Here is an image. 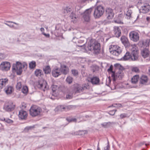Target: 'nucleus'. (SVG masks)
I'll return each instance as SVG.
<instances>
[{
	"label": "nucleus",
	"instance_id": "nucleus-1",
	"mask_svg": "<svg viewBox=\"0 0 150 150\" xmlns=\"http://www.w3.org/2000/svg\"><path fill=\"white\" fill-rule=\"evenodd\" d=\"M87 48L89 50L93 52L95 54H97L100 53V44L95 39H91L88 42Z\"/></svg>",
	"mask_w": 150,
	"mask_h": 150
},
{
	"label": "nucleus",
	"instance_id": "nucleus-2",
	"mask_svg": "<svg viewBox=\"0 0 150 150\" xmlns=\"http://www.w3.org/2000/svg\"><path fill=\"white\" fill-rule=\"evenodd\" d=\"M115 69L118 70V71L115 73H113L112 74V76L113 78V80L115 81L116 79H121L124 76V74L123 72L124 69L119 64H116L114 65Z\"/></svg>",
	"mask_w": 150,
	"mask_h": 150
},
{
	"label": "nucleus",
	"instance_id": "nucleus-3",
	"mask_svg": "<svg viewBox=\"0 0 150 150\" xmlns=\"http://www.w3.org/2000/svg\"><path fill=\"white\" fill-rule=\"evenodd\" d=\"M42 112L41 108L35 105L31 106L29 110L30 114L32 117H35L39 115Z\"/></svg>",
	"mask_w": 150,
	"mask_h": 150
},
{
	"label": "nucleus",
	"instance_id": "nucleus-4",
	"mask_svg": "<svg viewBox=\"0 0 150 150\" xmlns=\"http://www.w3.org/2000/svg\"><path fill=\"white\" fill-rule=\"evenodd\" d=\"M27 65L25 64H22L19 62H17L16 64H13L12 69L16 72L18 75H20L22 71V68H27Z\"/></svg>",
	"mask_w": 150,
	"mask_h": 150
},
{
	"label": "nucleus",
	"instance_id": "nucleus-5",
	"mask_svg": "<svg viewBox=\"0 0 150 150\" xmlns=\"http://www.w3.org/2000/svg\"><path fill=\"white\" fill-rule=\"evenodd\" d=\"M104 9L103 7L101 6H97L95 9L93 15L95 18L100 17L104 13Z\"/></svg>",
	"mask_w": 150,
	"mask_h": 150
},
{
	"label": "nucleus",
	"instance_id": "nucleus-6",
	"mask_svg": "<svg viewBox=\"0 0 150 150\" xmlns=\"http://www.w3.org/2000/svg\"><path fill=\"white\" fill-rule=\"evenodd\" d=\"M109 50L111 53L116 56L118 55L122 52L120 48L116 45H112Z\"/></svg>",
	"mask_w": 150,
	"mask_h": 150
},
{
	"label": "nucleus",
	"instance_id": "nucleus-7",
	"mask_svg": "<svg viewBox=\"0 0 150 150\" xmlns=\"http://www.w3.org/2000/svg\"><path fill=\"white\" fill-rule=\"evenodd\" d=\"M92 11V8L86 9L83 13V17L86 21H88L90 19L91 13Z\"/></svg>",
	"mask_w": 150,
	"mask_h": 150
},
{
	"label": "nucleus",
	"instance_id": "nucleus-8",
	"mask_svg": "<svg viewBox=\"0 0 150 150\" xmlns=\"http://www.w3.org/2000/svg\"><path fill=\"white\" fill-rule=\"evenodd\" d=\"M129 38L131 40L134 42L139 41V34L135 31L131 32L129 34Z\"/></svg>",
	"mask_w": 150,
	"mask_h": 150
},
{
	"label": "nucleus",
	"instance_id": "nucleus-9",
	"mask_svg": "<svg viewBox=\"0 0 150 150\" xmlns=\"http://www.w3.org/2000/svg\"><path fill=\"white\" fill-rule=\"evenodd\" d=\"M87 85L86 84H83L82 86L76 84L74 86V89L75 93H79L87 89Z\"/></svg>",
	"mask_w": 150,
	"mask_h": 150
},
{
	"label": "nucleus",
	"instance_id": "nucleus-10",
	"mask_svg": "<svg viewBox=\"0 0 150 150\" xmlns=\"http://www.w3.org/2000/svg\"><path fill=\"white\" fill-rule=\"evenodd\" d=\"M150 10V5L148 3H144L141 6L139 10L140 12L143 13H146Z\"/></svg>",
	"mask_w": 150,
	"mask_h": 150
},
{
	"label": "nucleus",
	"instance_id": "nucleus-11",
	"mask_svg": "<svg viewBox=\"0 0 150 150\" xmlns=\"http://www.w3.org/2000/svg\"><path fill=\"white\" fill-rule=\"evenodd\" d=\"M10 67V63L8 62H3L0 64V69L3 71H8Z\"/></svg>",
	"mask_w": 150,
	"mask_h": 150
},
{
	"label": "nucleus",
	"instance_id": "nucleus-12",
	"mask_svg": "<svg viewBox=\"0 0 150 150\" xmlns=\"http://www.w3.org/2000/svg\"><path fill=\"white\" fill-rule=\"evenodd\" d=\"M105 14L108 19H112L114 15L113 10L110 8H107L105 10Z\"/></svg>",
	"mask_w": 150,
	"mask_h": 150
},
{
	"label": "nucleus",
	"instance_id": "nucleus-13",
	"mask_svg": "<svg viewBox=\"0 0 150 150\" xmlns=\"http://www.w3.org/2000/svg\"><path fill=\"white\" fill-rule=\"evenodd\" d=\"M139 51L137 50H132L131 54V59L132 61H137L138 58Z\"/></svg>",
	"mask_w": 150,
	"mask_h": 150
},
{
	"label": "nucleus",
	"instance_id": "nucleus-14",
	"mask_svg": "<svg viewBox=\"0 0 150 150\" xmlns=\"http://www.w3.org/2000/svg\"><path fill=\"white\" fill-rule=\"evenodd\" d=\"M61 74L60 69L57 67L54 68L52 71V75L54 77H57Z\"/></svg>",
	"mask_w": 150,
	"mask_h": 150
},
{
	"label": "nucleus",
	"instance_id": "nucleus-15",
	"mask_svg": "<svg viewBox=\"0 0 150 150\" xmlns=\"http://www.w3.org/2000/svg\"><path fill=\"white\" fill-rule=\"evenodd\" d=\"M15 105L12 104L6 103L4 105L3 108L6 111L10 112L14 110Z\"/></svg>",
	"mask_w": 150,
	"mask_h": 150
},
{
	"label": "nucleus",
	"instance_id": "nucleus-16",
	"mask_svg": "<svg viewBox=\"0 0 150 150\" xmlns=\"http://www.w3.org/2000/svg\"><path fill=\"white\" fill-rule=\"evenodd\" d=\"M113 33L115 37L117 38H118L120 37L121 35L120 28L118 26L114 27L113 29Z\"/></svg>",
	"mask_w": 150,
	"mask_h": 150
},
{
	"label": "nucleus",
	"instance_id": "nucleus-17",
	"mask_svg": "<svg viewBox=\"0 0 150 150\" xmlns=\"http://www.w3.org/2000/svg\"><path fill=\"white\" fill-rule=\"evenodd\" d=\"M27 112L23 110H21L19 112V117L21 120H26L27 117Z\"/></svg>",
	"mask_w": 150,
	"mask_h": 150
},
{
	"label": "nucleus",
	"instance_id": "nucleus-18",
	"mask_svg": "<svg viewBox=\"0 0 150 150\" xmlns=\"http://www.w3.org/2000/svg\"><path fill=\"white\" fill-rule=\"evenodd\" d=\"M121 40L122 43L124 45L125 47H128L130 46V43L127 38L125 36H123L121 38Z\"/></svg>",
	"mask_w": 150,
	"mask_h": 150
},
{
	"label": "nucleus",
	"instance_id": "nucleus-19",
	"mask_svg": "<svg viewBox=\"0 0 150 150\" xmlns=\"http://www.w3.org/2000/svg\"><path fill=\"white\" fill-rule=\"evenodd\" d=\"M149 40L140 41L138 43L140 47H143L149 46Z\"/></svg>",
	"mask_w": 150,
	"mask_h": 150
},
{
	"label": "nucleus",
	"instance_id": "nucleus-20",
	"mask_svg": "<svg viewBox=\"0 0 150 150\" xmlns=\"http://www.w3.org/2000/svg\"><path fill=\"white\" fill-rule=\"evenodd\" d=\"M84 5L81 4L80 3L77 4L75 6V11L77 13V15H82V13L79 11L80 10L81 8Z\"/></svg>",
	"mask_w": 150,
	"mask_h": 150
},
{
	"label": "nucleus",
	"instance_id": "nucleus-21",
	"mask_svg": "<svg viewBox=\"0 0 150 150\" xmlns=\"http://www.w3.org/2000/svg\"><path fill=\"white\" fill-rule=\"evenodd\" d=\"M100 79L98 77L94 76L91 79V82L93 84L98 85L100 82Z\"/></svg>",
	"mask_w": 150,
	"mask_h": 150
},
{
	"label": "nucleus",
	"instance_id": "nucleus-22",
	"mask_svg": "<svg viewBox=\"0 0 150 150\" xmlns=\"http://www.w3.org/2000/svg\"><path fill=\"white\" fill-rule=\"evenodd\" d=\"M148 79V78L147 76L143 75L140 78L139 83L142 84H145L147 82Z\"/></svg>",
	"mask_w": 150,
	"mask_h": 150
},
{
	"label": "nucleus",
	"instance_id": "nucleus-23",
	"mask_svg": "<svg viewBox=\"0 0 150 150\" xmlns=\"http://www.w3.org/2000/svg\"><path fill=\"white\" fill-rule=\"evenodd\" d=\"M8 80L7 78L0 79V89H2L8 83Z\"/></svg>",
	"mask_w": 150,
	"mask_h": 150
},
{
	"label": "nucleus",
	"instance_id": "nucleus-24",
	"mask_svg": "<svg viewBox=\"0 0 150 150\" xmlns=\"http://www.w3.org/2000/svg\"><path fill=\"white\" fill-rule=\"evenodd\" d=\"M61 72V74L63 73L64 74H66L67 72V68L66 65L61 64L60 67L59 68Z\"/></svg>",
	"mask_w": 150,
	"mask_h": 150
},
{
	"label": "nucleus",
	"instance_id": "nucleus-25",
	"mask_svg": "<svg viewBox=\"0 0 150 150\" xmlns=\"http://www.w3.org/2000/svg\"><path fill=\"white\" fill-rule=\"evenodd\" d=\"M141 54L143 57L145 58L149 56V51L148 49L144 48L142 51Z\"/></svg>",
	"mask_w": 150,
	"mask_h": 150
},
{
	"label": "nucleus",
	"instance_id": "nucleus-26",
	"mask_svg": "<svg viewBox=\"0 0 150 150\" xmlns=\"http://www.w3.org/2000/svg\"><path fill=\"white\" fill-rule=\"evenodd\" d=\"M56 112H62L64 111V105H59L54 109Z\"/></svg>",
	"mask_w": 150,
	"mask_h": 150
},
{
	"label": "nucleus",
	"instance_id": "nucleus-27",
	"mask_svg": "<svg viewBox=\"0 0 150 150\" xmlns=\"http://www.w3.org/2000/svg\"><path fill=\"white\" fill-rule=\"evenodd\" d=\"M131 54L129 52H127L125 53L124 57L121 58V59L124 61L127 60L131 59Z\"/></svg>",
	"mask_w": 150,
	"mask_h": 150
},
{
	"label": "nucleus",
	"instance_id": "nucleus-28",
	"mask_svg": "<svg viewBox=\"0 0 150 150\" xmlns=\"http://www.w3.org/2000/svg\"><path fill=\"white\" fill-rule=\"evenodd\" d=\"M51 88L53 92L52 95L54 96H56V91L58 88V86L56 85H52L51 86Z\"/></svg>",
	"mask_w": 150,
	"mask_h": 150
},
{
	"label": "nucleus",
	"instance_id": "nucleus-29",
	"mask_svg": "<svg viewBox=\"0 0 150 150\" xmlns=\"http://www.w3.org/2000/svg\"><path fill=\"white\" fill-rule=\"evenodd\" d=\"M64 111H68L71 110L75 108V106L73 105H64Z\"/></svg>",
	"mask_w": 150,
	"mask_h": 150
},
{
	"label": "nucleus",
	"instance_id": "nucleus-30",
	"mask_svg": "<svg viewBox=\"0 0 150 150\" xmlns=\"http://www.w3.org/2000/svg\"><path fill=\"white\" fill-rule=\"evenodd\" d=\"M43 71L46 74H50L51 71V68L49 66H47L43 68Z\"/></svg>",
	"mask_w": 150,
	"mask_h": 150
},
{
	"label": "nucleus",
	"instance_id": "nucleus-31",
	"mask_svg": "<svg viewBox=\"0 0 150 150\" xmlns=\"http://www.w3.org/2000/svg\"><path fill=\"white\" fill-rule=\"evenodd\" d=\"M35 74L37 77L41 76L43 74L42 71L40 69H37L35 71Z\"/></svg>",
	"mask_w": 150,
	"mask_h": 150
},
{
	"label": "nucleus",
	"instance_id": "nucleus-32",
	"mask_svg": "<svg viewBox=\"0 0 150 150\" xmlns=\"http://www.w3.org/2000/svg\"><path fill=\"white\" fill-rule=\"evenodd\" d=\"M139 79V76L138 75H135L132 77L131 79V82L133 84L136 83L138 80V79Z\"/></svg>",
	"mask_w": 150,
	"mask_h": 150
},
{
	"label": "nucleus",
	"instance_id": "nucleus-33",
	"mask_svg": "<svg viewBox=\"0 0 150 150\" xmlns=\"http://www.w3.org/2000/svg\"><path fill=\"white\" fill-rule=\"evenodd\" d=\"M35 128V125L32 126H27L23 130V132L25 133L28 132L29 130H30Z\"/></svg>",
	"mask_w": 150,
	"mask_h": 150
},
{
	"label": "nucleus",
	"instance_id": "nucleus-34",
	"mask_svg": "<svg viewBox=\"0 0 150 150\" xmlns=\"http://www.w3.org/2000/svg\"><path fill=\"white\" fill-rule=\"evenodd\" d=\"M132 11L131 10L128 9L126 14V17L127 19H130L132 17Z\"/></svg>",
	"mask_w": 150,
	"mask_h": 150
},
{
	"label": "nucleus",
	"instance_id": "nucleus-35",
	"mask_svg": "<svg viewBox=\"0 0 150 150\" xmlns=\"http://www.w3.org/2000/svg\"><path fill=\"white\" fill-rule=\"evenodd\" d=\"M6 93L7 94H10L12 92L13 88L11 86H8L4 89Z\"/></svg>",
	"mask_w": 150,
	"mask_h": 150
},
{
	"label": "nucleus",
	"instance_id": "nucleus-36",
	"mask_svg": "<svg viewBox=\"0 0 150 150\" xmlns=\"http://www.w3.org/2000/svg\"><path fill=\"white\" fill-rule=\"evenodd\" d=\"M79 15H77V13L74 12L72 11L70 14L69 17L71 19H76L78 17V16Z\"/></svg>",
	"mask_w": 150,
	"mask_h": 150
},
{
	"label": "nucleus",
	"instance_id": "nucleus-37",
	"mask_svg": "<svg viewBox=\"0 0 150 150\" xmlns=\"http://www.w3.org/2000/svg\"><path fill=\"white\" fill-rule=\"evenodd\" d=\"M36 66V63L35 61H33L30 62L29 64V67L30 69H33L35 68Z\"/></svg>",
	"mask_w": 150,
	"mask_h": 150
},
{
	"label": "nucleus",
	"instance_id": "nucleus-38",
	"mask_svg": "<svg viewBox=\"0 0 150 150\" xmlns=\"http://www.w3.org/2000/svg\"><path fill=\"white\" fill-rule=\"evenodd\" d=\"M99 67L96 65H93L91 67V70L93 72H94L98 71L99 69Z\"/></svg>",
	"mask_w": 150,
	"mask_h": 150
},
{
	"label": "nucleus",
	"instance_id": "nucleus-39",
	"mask_svg": "<svg viewBox=\"0 0 150 150\" xmlns=\"http://www.w3.org/2000/svg\"><path fill=\"white\" fill-rule=\"evenodd\" d=\"M45 84H43L41 81L38 82V87L39 88L42 89L43 88H45Z\"/></svg>",
	"mask_w": 150,
	"mask_h": 150
},
{
	"label": "nucleus",
	"instance_id": "nucleus-40",
	"mask_svg": "<svg viewBox=\"0 0 150 150\" xmlns=\"http://www.w3.org/2000/svg\"><path fill=\"white\" fill-rule=\"evenodd\" d=\"M71 11V8L69 7H66L64 9V12L65 13H68Z\"/></svg>",
	"mask_w": 150,
	"mask_h": 150
},
{
	"label": "nucleus",
	"instance_id": "nucleus-41",
	"mask_svg": "<svg viewBox=\"0 0 150 150\" xmlns=\"http://www.w3.org/2000/svg\"><path fill=\"white\" fill-rule=\"evenodd\" d=\"M22 92L24 93H27L28 92V88L27 86H23L21 90Z\"/></svg>",
	"mask_w": 150,
	"mask_h": 150
},
{
	"label": "nucleus",
	"instance_id": "nucleus-42",
	"mask_svg": "<svg viewBox=\"0 0 150 150\" xmlns=\"http://www.w3.org/2000/svg\"><path fill=\"white\" fill-rule=\"evenodd\" d=\"M73 78L70 76L67 77L66 79L67 82L69 84L71 83L73 81Z\"/></svg>",
	"mask_w": 150,
	"mask_h": 150
},
{
	"label": "nucleus",
	"instance_id": "nucleus-43",
	"mask_svg": "<svg viewBox=\"0 0 150 150\" xmlns=\"http://www.w3.org/2000/svg\"><path fill=\"white\" fill-rule=\"evenodd\" d=\"M111 124V122H104L101 124V125L103 127L105 128L107 127L108 126H109Z\"/></svg>",
	"mask_w": 150,
	"mask_h": 150
},
{
	"label": "nucleus",
	"instance_id": "nucleus-44",
	"mask_svg": "<svg viewBox=\"0 0 150 150\" xmlns=\"http://www.w3.org/2000/svg\"><path fill=\"white\" fill-rule=\"evenodd\" d=\"M87 131L86 130H80L79 131L78 134L79 135H83L87 134Z\"/></svg>",
	"mask_w": 150,
	"mask_h": 150
},
{
	"label": "nucleus",
	"instance_id": "nucleus-45",
	"mask_svg": "<svg viewBox=\"0 0 150 150\" xmlns=\"http://www.w3.org/2000/svg\"><path fill=\"white\" fill-rule=\"evenodd\" d=\"M72 74L75 76H77L78 74V72L77 70L75 69H73L71 70Z\"/></svg>",
	"mask_w": 150,
	"mask_h": 150
},
{
	"label": "nucleus",
	"instance_id": "nucleus-46",
	"mask_svg": "<svg viewBox=\"0 0 150 150\" xmlns=\"http://www.w3.org/2000/svg\"><path fill=\"white\" fill-rule=\"evenodd\" d=\"M67 120L69 122H76V119L75 118H66Z\"/></svg>",
	"mask_w": 150,
	"mask_h": 150
},
{
	"label": "nucleus",
	"instance_id": "nucleus-47",
	"mask_svg": "<svg viewBox=\"0 0 150 150\" xmlns=\"http://www.w3.org/2000/svg\"><path fill=\"white\" fill-rule=\"evenodd\" d=\"M16 87L17 89L20 90L22 87L21 82H18L17 83Z\"/></svg>",
	"mask_w": 150,
	"mask_h": 150
},
{
	"label": "nucleus",
	"instance_id": "nucleus-48",
	"mask_svg": "<svg viewBox=\"0 0 150 150\" xmlns=\"http://www.w3.org/2000/svg\"><path fill=\"white\" fill-rule=\"evenodd\" d=\"M132 71L136 73H138L139 72V69L137 67H133L132 69Z\"/></svg>",
	"mask_w": 150,
	"mask_h": 150
},
{
	"label": "nucleus",
	"instance_id": "nucleus-49",
	"mask_svg": "<svg viewBox=\"0 0 150 150\" xmlns=\"http://www.w3.org/2000/svg\"><path fill=\"white\" fill-rule=\"evenodd\" d=\"M117 111L116 110H110V111L108 113L111 115H114L115 113V112Z\"/></svg>",
	"mask_w": 150,
	"mask_h": 150
},
{
	"label": "nucleus",
	"instance_id": "nucleus-50",
	"mask_svg": "<svg viewBox=\"0 0 150 150\" xmlns=\"http://www.w3.org/2000/svg\"><path fill=\"white\" fill-rule=\"evenodd\" d=\"M4 24L8 26V27H9L10 28H13L14 29H18V28L17 27H15L13 25H9L6 23H4Z\"/></svg>",
	"mask_w": 150,
	"mask_h": 150
},
{
	"label": "nucleus",
	"instance_id": "nucleus-51",
	"mask_svg": "<svg viewBox=\"0 0 150 150\" xmlns=\"http://www.w3.org/2000/svg\"><path fill=\"white\" fill-rule=\"evenodd\" d=\"M112 69H113V66L112 65H111L109 68L108 69L107 71L109 73L110 72H111L112 73V74H113V73H114L115 72L113 71H112Z\"/></svg>",
	"mask_w": 150,
	"mask_h": 150
},
{
	"label": "nucleus",
	"instance_id": "nucleus-52",
	"mask_svg": "<svg viewBox=\"0 0 150 150\" xmlns=\"http://www.w3.org/2000/svg\"><path fill=\"white\" fill-rule=\"evenodd\" d=\"M127 114L126 113L121 114L120 115V117L121 119H123L127 117Z\"/></svg>",
	"mask_w": 150,
	"mask_h": 150
},
{
	"label": "nucleus",
	"instance_id": "nucleus-53",
	"mask_svg": "<svg viewBox=\"0 0 150 150\" xmlns=\"http://www.w3.org/2000/svg\"><path fill=\"white\" fill-rule=\"evenodd\" d=\"M73 97V96L72 94H69L67 95L66 96V98L67 99H71Z\"/></svg>",
	"mask_w": 150,
	"mask_h": 150
},
{
	"label": "nucleus",
	"instance_id": "nucleus-54",
	"mask_svg": "<svg viewBox=\"0 0 150 150\" xmlns=\"http://www.w3.org/2000/svg\"><path fill=\"white\" fill-rule=\"evenodd\" d=\"M4 120L6 122L8 123H12L13 122V121L12 120L9 119H4Z\"/></svg>",
	"mask_w": 150,
	"mask_h": 150
},
{
	"label": "nucleus",
	"instance_id": "nucleus-55",
	"mask_svg": "<svg viewBox=\"0 0 150 150\" xmlns=\"http://www.w3.org/2000/svg\"><path fill=\"white\" fill-rule=\"evenodd\" d=\"M5 22H8V23H14L17 25H19V24L18 23H16L15 22H13V21H5Z\"/></svg>",
	"mask_w": 150,
	"mask_h": 150
},
{
	"label": "nucleus",
	"instance_id": "nucleus-56",
	"mask_svg": "<svg viewBox=\"0 0 150 150\" xmlns=\"http://www.w3.org/2000/svg\"><path fill=\"white\" fill-rule=\"evenodd\" d=\"M115 23H119V24H123V23L121 21H119V20H115Z\"/></svg>",
	"mask_w": 150,
	"mask_h": 150
},
{
	"label": "nucleus",
	"instance_id": "nucleus-57",
	"mask_svg": "<svg viewBox=\"0 0 150 150\" xmlns=\"http://www.w3.org/2000/svg\"><path fill=\"white\" fill-rule=\"evenodd\" d=\"M87 0H81L79 3L83 5L82 4L86 3L87 1Z\"/></svg>",
	"mask_w": 150,
	"mask_h": 150
},
{
	"label": "nucleus",
	"instance_id": "nucleus-58",
	"mask_svg": "<svg viewBox=\"0 0 150 150\" xmlns=\"http://www.w3.org/2000/svg\"><path fill=\"white\" fill-rule=\"evenodd\" d=\"M42 34L47 38H49L50 36V35L49 34H46L44 32L42 33Z\"/></svg>",
	"mask_w": 150,
	"mask_h": 150
},
{
	"label": "nucleus",
	"instance_id": "nucleus-59",
	"mask_svg": "<svg viewBox=\"0 0 150 150\" xmlns=\"http://www.w3.org/2000/svg\"><path fill=\"white\" fill-rule=\"evenodd\" d=\"M108 144L106 147H105L104 150H109L110 148V146L109 145V142H108Z\"/></svg>",
	"mask_w": 150,
	"mask_h": 150
},
{
	"label": "nucleus",
	"instance_id": "nucleus-60",
	"mask_svg": "<svg viewBox=\"0 0 150 150\" xmlns=\"http://www.w3.org/2000/svg\"><path fill=\"white\" fill-rule=\"evenodd\" d=\"M83 42H84V41L83 40H79L78 41L79 43H83Z\"/></svg>",
	"mask_w": 150,
	"mask_h": 150
},
{
	"label": "nucleus",
	"instance_id": "nucleus-61",
	"mask_svg": "<svg viewBox=\"0 0 150 150\" xmlns=\"http://www.w3.org/2000/svg\"><path fill=\"white\" fill-rule=\"evenodd\" d=\"M134 6L132 5H129L128 7V8L129 9V8H133Z\"/></svg>",
	"mask_w": 150,
	"mask_h": 150
},
{
	"label": "nucleus",
	"instance_id": "nucleus-62",
	"mask_svg": "<svg viewBox=\"0 0 150 150\" xmlns=\"http://www.w3.org/2000/svg\"><path fill=\"white\" fill-rule=\"evenodd\" d=\"M146 20L147 21H149V20H150V17H147L146 18Z\"/></svg>",
	"mask_w": 150,
	"mask_h": 150
},
{
	"label": "nucleus",
	"instance_id": "nucleus-63",
	"mask_svg": "<svg viewBox=\"0 0 150 150\" xmlns=\"http://www.w3.org/2000/svg\"><path fill=\"white\" fill-rule=\"evenodd\" d=\"M44 29L43 28H40V30L42 32L44 31Z\"/></svg>",
	"mask_w": 150,
	"mask_h": 150
},
{
	"label": "nucleus",
	"instance_id": "nucleus-64",
	"mask_svg": "<svg viewBox=\"0 0 150 150\" xmlns=\"http://www.w3.org/2000/svg\"><path fill=\"white\" fill-rule=\"evenodd\" d=\"M97 150H100L99 146H97Z\"/></svg>",
	"mask_w": 150,
	"mask_h": 150
}]
</instances>
